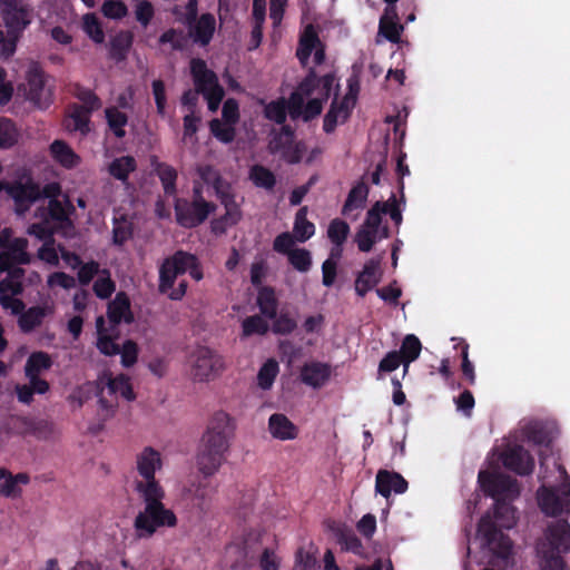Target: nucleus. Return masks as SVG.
<instances>
[{
  "label": "nucleus",
  "instance_id": "47",
  "mask_svg": "<svg viewBox=\"0 0 570 570\" xmlns=\"http://www.w3.org/2000/svg\"><path fill=\"white\" fill-rule=\"evenodd\" d=\"M279 372V366L276 360H267L258 371L257 384L263 390H269Z\"/></svg>",
  "mask_w": 570,
  "mask_h": 570
},
{
  "label": "nucleus",
  "instance_id": "4",
  "mask_svg": "<svg viewBox=\"0 0 570 570\" xmlns=\"http://www.w3.org/2000/svg\"><path fill=\"white\" fill-rule=\"evenodd\" d=\"M186 272L197 282L204 277L200 262L196 255L181 249L176 250L171 256L166 257L159 267L158 291L167 293L175 285L177 277Z\"/></svg>",
  "mask_w": 570,
  "mask_h": 570
},
{
  "label": "nucleus",
  "instance_id": "6",
  "mask_svg": "<svg viewBox=\"0 0 570 570\" xmlns=\"http://www.w3.org/2000/svg\"><path fill=\"white\" fill-rule=\"evenodd\" d=\"M563 482L558 488L541 487L537 492L540 510L548 517H559L570 513V478L562 465Z\"/></svg>",
  "mask_w": 570,
  "mask_h": 570
},
{
  "label": "nucleus",
  "instance_id": "36",
  "mask_svg": "<svg viewBox=\"0 0 570 570\" xmlns=\"http://www.w3.org/2000/svg\"><path fill=\"white\" fill-rule=\"evenodd\" d=\"M90 115L85 107L73 104L69 112V121L67 128L71 131H79L81 135H87L90 131Z\"/></svg>",
  "mask_w": 570,
  "mask_h": 570
},
{
  "label": "nucleus",
  "instance_id": "38",
  "mask_svg": "<svg viewBox=\"0 0 570 570\" xmlns=\"http://www.w3.org/2000/svg\"><path fill=\"white\" fill-rule=\"evenodd\" d=\"M263 115L267 120L283 125L286 121L287 115H289V98L281 97L264 104Z\"/></svg>",
  "mask_w": 570,
  "mask_h": 570
},
{
  "label": "nucleus",
  "instance_id": "19",
  "mask_svg": "<svg viewBox=\"0 0 570 570\" xmlns=\"http://www.w3.org/2000/svg\"><path fill=\"white\" fill-rule=\"evenodd\" d=\"M197 173L204 184L213 187L218 200L236 197L232 184L213 166H199Z\"/></svg>",
  "mask_w": 570,
  "mask_h": 570
},
{
  "label": "nucleus",
  "instance_id": "31",
  "mask_svg": "<svg viewBox=\"0 0 570 570\" xmlns=\"http://www.w3.org/2000/svg\"><path fill=\"white\" fill-rule=\"evenodd\" d=\"M256 304L262 316L268 320L276 318L279 302L274 287L261 286L257 289Z\"/></svg>",
  "mask_w": 570,
  "mask_h": 570
},
{
  "label": "nucleus",
  "instance_id": "51",
  "mask_svg": "<svg viewBox=\"0 0 570 570\" xmlns=\"http://www.w3.org/2000/svg\"><path fill=\"white\" fill-rule=\"evenodd\" d=\"M243 336L265 335L268 330V323L261 315H252L246 317L242 323Z\"/></svg>",
  "mask_w": 570,
  "mask_h": 570
},
{
  "label": "nucleus",
  "instance_id": "17",
  "mask_svg": "<svg viewBox=\"0 0 570 570\" xmlns=\"http://www.w3.org/2000/svg\"><path fill=\"white\" fill-rule=\"evenodd\" d=\"M190 75L195 89L202 95L220 87L217 75L208 69L206 61L200 58L190 60Z\"/></svg>",
  "mask_w": 570,
  "mask_h": 570
},
{
  "label": "nucleus",
  "instance_id": "33",
  "mask_svg": "<svg viewBox=\"0 0 570 570\" xmlns=\"http://www.w3.org/2000/svg\"><path fill=\"white\" fill-rule=\"evenodd\" d=\"M134 36L130 31H119L109 42V57L116 62L126 60L132 46Z\"/></svg>",
  "mask_w": 570,
  "mask_h": 570
},
{
  "label": "nucleus",
  "instance_id": "57",
  "mask_svg": "<svg viewBox=\"0 0 570 570\" xmlns=\"http://www.w3.org/2000/svg\"><path fill=\"white\" fill-rule=\"evenodd\" d=\"M404 26L401 21H379V36L384 37L392 43H399Z\"/></svg>",
  "mask_w": 570,
  "mask_h": 570
},
{
  "label": "nucleus",
  "instance_id": "2",
  "mask_svg": "<svg viewBox=\"0 0 570 570\" xmlns=\"http://www.w3.org/2000/svg\"><path fill=\"white\" fill-rule=\"evenodd\" d=\"M515 522L513 505L508 500L494 501L493 513H485L478 523L481 546L488 549L492 556L507 560L512 551V540L503 532V529H512Z\"/></svg>",
  "mask_w": 570,
  "mask_h": 570
},
{
  "label": "nucleus",
  "instance_id": "18",
  "mask_svg": "<svg viewBox=\"0 0 570 570\" xmlns=\"http://www.w3.org/2000/svg\"><path fill=\"white\" fill-rule=\"evenodd\" d=\"M219 202L225 208V214L210 222V229L215 235H224L229 227L236 226L243 218V212L236 197Z\"/></svg>",
  "mask_w": 570,
  "mask_h": 570
},
{
  "label": "nucleus",
  "instance_id": "24",
  "mask_svg": "<svg viewBox=\"0 0 570 570\" xmlns=\"http://www.w3.org/2000/svg\"><path fill=\"white\" fill-rule=\"evenodd\" d=\"M268 431L274 439L281 441H291L298 436V428L283 413L269 416Z\"/></svg>",
  "mask_w": 570,
  "mask_h": 570
},
{
  "label": "nucleus",
  "instance_id": "14",
  "mask_svg": "<svg viewBox=\"0 0 570 570\" xmlns=\"http://www.w3.org/2000/svg\"><path fill=\"white\" fill-rule=\"evenodd\" d=\"M538 544L544 546L551 551L567 553L570 551V523L564 519L551 522L544 533V539Z\"/></svg>",
  "mask_w": 570,
  "mask_h": 570
},
{
  "label": "nucleus",
  "instance_id": "12",
  "mask_svg": "<svg viewBox=\"0 0 570 570\" xmlns=\"http://www.w3.org/2000/svg\"><path fill=\"white\" fill-rule=\"evenodd\" d=\"M3 190L13 199L16 213L19 215L28 212L31 205L41 197V189L31 177H28L26 181L6 183Z\"/></svg>",
  "mask_w": 570,
  "mask_h": 570
},
{
  "label": "nucleus",
  "instance_id": "56",
  "mask_svg": "<svg viewBox=\"0 0 570 570\" xmlns=\"http://www.w3.org/2000/svg\"><path fill=\"white\" fill-rule=\"evenodd\" d=\"M65 202L68 206V209L65 207L63 203L59 199H50L48 202L47 212H48L49 217L52 220L59 222V223H63V222L68 220L69 213H70V210H73V206L70 203L68 197H66Z\"/></svg>",
  "mask_w": 570,
  "mask_h": 570
},
{
  "label": "nucleus",
  "instance_id": "29",
  "mask_svg": "<svg viewBox=\"0 0 570 570\" xmlns=\"http://www.w3.org/2000/svg\"><path fill=\"white\" fill-rule=\"evenodd\" d=\"M96 327L98 333L97 348L100 353L107 356L118 355L120 353V346L115 342L118 337L117 330L110 332V330L106 327L104 316L97 317Z\"/></svg>",
  "mask_w": 570,
  "mask_h": 570
},
{
  "label": "nucleus",
  "instance_id": "48",
  "mask_svg": "<svg viewBox=\"0 0 570 570\" xmlns=\"http://www.w3.org/2000/svg\"><path fill=\"white\" fill-rule=\"evenodd\" d=\"M350 232V225L345 220L341 218H334L328 224L327 237L333 245L345 244Z\"/></svg>",
  "mask_w": 570,
  "mask_h": 570
},
{
  "label": "nucleus",
  "instance_id": "11",
  "mask_svg": "<svg viewBox=\"0 0 570 570\" xmlns=\"http://www.w3.org/2000/svg\"><path fill=\"white\" fill-rule=\"evenodd\" d=\"M26 98L37 108L45 110L53 102L52 90L46 85V75L38 63H33L27 71Z\"/></svg>",
  "mask_w": 570,
  "mask_h": 570
},
{
  "label": "nucleus",
  "instance_id": "49",
  "mask_svg": "<svg viewBox=\"0 0 570 570\" xmlns=\"http://www.w3.org/2000/svg\"><path fill=\"white\" fill-rule=\"evenodd\" d=\"M422 351V344L414 334H407L401 344L400 351H397L406 363H412L419 358Z\"/></svg>",
  "mask_w": 570,
  "mask_h": 570
},
{
  "label": "nucleus",
  "instance_id": "46",
  "mask_svg": "<svg viewBox=\"0 0 570 570\" xmlns=\"http://www.w3.org/2000/svg\"><path fill=\"white\" fill-rule=\"evenodd\" d=\"M19 136L16 124L7 117H0V149L13 147L18 142Z\"/></svg>",
  "mask_w": 570,
  "mask_h": 570
},
{
  "label": "nucleus",
  "instance_id": "3",
  "mask_svg": "<svg viewBox=\"0 0 570 570\" xmlns=\"http://www.w3.org/2000/svg\"><path fill=\"white\" fill-rule=\"evenodd\" d=\"M138 495L144 502V509L134 519L136 539H150L159 529L177 525V515L163 502L166 495L165 490L149 489L148 492H141Z\"/></svg>",
  "mask_w": 570,
  "mask_h": 570
},
{
  "label": "nucleus",
  "instance_id": "62",
  "mask_svg": "<svg viewBox=\"0 0 570 570\" xmlns=\"http://www.w3.org/2000/svg\"><path fill=\"white\" fill-rule=\"evenodd\" d=\"M307 146L303 140H293V142L283 151L281 158L289 164L296 165L302 161L303 155L306 153Z\"/></svg>",
  "mask_w": 570,
  "mask_h": 570
},
{
  "label": "nucleus",
  "instance_id": "61",
  "mask_svg": "<svg viewBox=\"0 0 570 570\" xmlns=\"http://www.w3.org/2000/svg\"><path fill=\"white\" fill-rule=\"evenodd\" d=\"M377 234L376 230L361 226L355 234V243L357 244L358 250L368 253L377 242Z\"/></svg>",
  "mask_w": 570,
  "mask_h": 570
},
{
  "label": "nucleus",
  "instance_id": "10",
  "mask_svg": "<svg viewBox=\"0 0 570 570\" xmlns=\"http://www.w3.org/2000/svg\"><path fill=\"white\" fill-rule=\"evenodd\" d=\"M483 492L497 500H511L519 495V487L515 479L489 471H480L478 475Z\"/></svg>",
  "mask_w": 570,
  "mask_h": 570
},
{
  "label": "nucleus",
  "instance_id": "64",
  "mask_svg": "<svg viewBox=\"0 0 570 570\" xmlns=\"http://www.w3.org/2000/svg\"><path fill=\"white\" fill-rule=\"evenodd\" d=\"M101 12L109 19H122L127 16L128 8L121 0H106L102 3Z\"/></svg>",
  "mask_w": 570,
  "mask_h": 570
},
{
  "label": "nucleus",
  "instance_id": "32",
  "mask_svg": "<svg viewBox=\"0 0 570 570\" xmlns=\"http://www.w3.org/2000/svg\"><path fill=\"white\" fill-rule=\"evenodd\" d=\"M317 90V73L315 68H309L305 78L297 85L296 89L289 95V101L293 102V109L296 111L305 97H309Z\"/></svg>",
  "mask_w": 570,
  "mask_h": 570
},
{
  "label": "nucleus",
  "instance_id": "30",
  "mask_svg": "<svg viewBox=\"0 0 570 570\" xmlns=\"http://www.w3.org/2000/svg\"><path fill=\"white\" fill-rule=\"evenodd\" d=\"M199 480L197 483L191 484V501L194 505L203 513H206L212 505V499L216 493V487H213L207 479Z\"/></svg>",
  "mask_w": 570,
  "mask_h": 570
},
{
  "label": "nucleus",
  "instance_id": "52",
  "mask_svg": "<svg viewBox=\"0 0 570 570\" xmlns=\"http://www.w3.org/2000/svg\"><path fill=\"white\" fill-rule=\"evenodd\" d=\"M73 96L79 99L82 102L81 106L90 112L96 111L101 107L100 98L89 88L76 85Z\"/></svg>",
  "mask_w": 570,
  "mask_h": 570
},
{
  "label": "nucleus",
  "instance_id": "60",
  "mask_svg": "<svg viewBox=\"0 0 570 570\" xmlns=\"http://www.w3.org/2000/svg\"><path fill=\"white\" fill-rule=\"evenodd\" d=\"M83 30L96 42L102 43L105 33L98 18L94 13H87L83 17Z\"/></svg>",
  "mask_w": 570,
  "mask_h": 570
},
{
  "label": "nucleus",
  "instance_id": "55",
  "mask_svg": "<svg viewBox=\"0 0 570 570\" xmlns=\"http://www.w3.org/2000/svg\"><path fill=\"white\" fill-rule=\"evenodd\" d=\"M212 135L224 144L234 141L236 131L234 125L228 122L223 124L219 119L215 118L209 122Z\"/></svg>",
  "mask_w": 570,
  "mask_h": 570
},
{
  "label": "nucleus",
  "instance_id": "42",
  "mask_svg": "<svg viewBox=\"0 0 570 570\" xmlns=\"http://www.w3.org/2000/svg\"><path fill=\"white\" fill-rule=\"evenodd\" d=\"M155 173L161 181L165 194L168 196L175 195L177 191V170L166 163H157L155 166Z\"/></svg>",
  "mask_w": 570,
  "mask_h": 570
},
{
  "label": "nucleus",
  "instance_id": "53",
  "mask_svg": "<svg viewBox=\"0 0 570 570\" xmlns=\"http://www.w3.org/2000/svg\"><path fill=\"white\" fill-rule=\"evenodd\" d=\"M289 264L298 272L306 273L312 266L311 252L305 248H294L288 253Z\"/></svg>",
  "mask_w": 570,
  "mask_h": 570
},
{
  "label": "nucleus",
  "instance_id": "45",
  "mask_svg": "<svg viewBox=\"0 0 570 570\" xmlns=\"http://www.w3.org/2000/svg\"><path fill=\"white\" fill-rule=\"evenodd\" d=\"M249 178L256 187L272 190L276 185L274 173L263 165H254L249 170Z\"/></svg>",
  "mask_w": 570,
  "mask_h": 570
},
{
  "label": "nucleus",
  "instance_id": "16",
  "mask_svg": "<svg viewBox=\"0 0 570 570\" xmlns=\"http://www.w3.org/2000/svg\"><path fill=\"white\" fill-rule=\"evenodd\" d=\"M107 318L109 321L110 332H115L121 322L126 324L134 322V314L130 309V299L125 292H118L115 298L108 303Z\"/></svg>",
  "mask_w": 570,
  "mask_h": 570
},
{
  "label": "nucleus",
  "instance_id": "8",
  "mask_svg": "<svg viewBox=\"0 0 570 570\" xmlns=\"http://www.w3.org/2000/svg\"><path fill=\"white\" fill-rule=\"evenodd\" d=\"M190 374L198 382L216 379L225 367L223 356L208 346H198L190 355Z\"/></svg>",
  "mask_w": 570,
  "mask_h": 570
},
{
  "label": "nucleus",
  "instance_id": "13",
  "mask_svg": "<svg viewBox=\"0 0 570 570\" xmlns=\"http://www.w3.org/2000/svg\"><path fill=\"white\" fill-rule=\"evenodd\" d=\"M314 51V63L316 66L322 65L325 61V45L321 41L317 31L313 24L305 27L303 33L298 40V47L296 50V57L303 67H306L309 61V57Z\"/></svg>",
  "mask_w": 570,
  "mask_h": 570
},
{
  "label": "nucleus",
  "instance_id": "23",
  "mask_svg": "<svg viewBox=\"0 0 570 570\" xmlns=\"http://www.w3.org/2000/svg\"><path fill=\"white\" fill-rule=\"evenodd\" d=\"M22 292V287L19 283H14L9 278L0 282V305L4 309H10L13 315L21 314L26 305L20 298H16L12 295H18Z\"/></svg>",
  "mask_w": 570,
  "mask_h": 570
},
{
  "label": "nucleus",
  "instance_id": "21",
  "mask_svg": "<svg viewBox=\"0 0 570 570\" xmlns=\"http://www.w3.org/2000/svg\"><path fill=\"white\" fill-rule=\"evenodd\" d=\"M380 265L381 258H371L358 273L355 279V292L360 297H364L381 281Z\"/></svg>",
  "mask_w": 570,
  "mask_h": 570
},
{
  "label": "nucleus",
  "instance_id": "50",
  "mask_svg": "<svg viewBox=\"0 0 570 570\" xmlns=\"http://www.w3.org/2000/svg\"><path fill=\"white\" fill-rule=\"evenodd\" d=\"M318 567L316 549L311 544L307 549L299 548L295 553V570H316Z\"/></svg>",
  "mask_w": 570,
  "mask_h": 570
},
{
  "label": "nucleus",
  "instance_id": "22",
  "mask_svg": "<svg viewBox=\"0 0 570 570\" xmlns=\"http://www.w3.org/2000/svg\"><path fill=\"white\" fill-rule=\"evenodd\" d=\"M328 529L335 537L337 543L341 546L342 551L352 552L356 556L363 554L364 548L362 541L355 534L353 529L334 521L328 524Z\"/></svg>",
  "mask_w": 570,
  "mask_h": 570
},
{
  "label": "nucleus",
  "instance_id": "59",
  "mask_svg": "<svg viewBox=\"0 0 570 570\" xmlns=\"http://www.w3.org/2000/svg\"><path fill=\"white\" fill-rule=\"evenodd\" d=\"M527 438L537 445H549L552 442L550 431L541 423H534L527 428Z\"/></svg>",
  "mask_w": 570,
  "mask_h": 570
},
{
  "label": "nucleus",
  "instance_id": "63",
  "mask_svg": "<svg viewBox=\"0 0 570 570\" xmlns=\"http://www.w3.org/2000/svg\"><path fill=\"white\" fill-rule=\"evenodd\" d=\"M0 495L4 498H13L20 494L21 490L17 487L16 480L11 472L6 468H0Z\"/></svg>",
  "mask_w": 570,
  "mask_h": 570
},
{
  "label": "nucleus",
  "instance_id": "9",
  "mask_svg": "<svg viewBox=\"0 0 570 570\" xmlns=\"http://www.w3.org/2000/svg\"><path fill=\"white\" fill-rule=\"evenodd\" d=\"M163 466L160 453L151 446H146L136 456V469L141 478L135 481V491L137 493L148 492L149 489L156 491L164 490L159 481L156 480L155 473Z\"/></svg>",
  "mask_w": 570,
  "mask_h": 570
},
{
  "label": "nucleus",
  "instance_id": "44",
  "mask_svg": "<svg viewBox=\"0 0 570 570\" xmlns=\"http://www.w3.org/2000/svg\"><path fill=\"white\" fill-rule=\"evenodd\" d=\"M105 116L112 134L119 139L124 138L126 136L125 126L128 122L127 115L117 107H108L105 110Z\"/></svg>",
  "mask_w": 570,
  "mask_h": 570
},
{
  "label": "nucleus",
  "instance_id": "26",
  "mask_svg": "<svg viewBox=\"0 0 570 570\" xmlns=\"http://www.w3.org/2000/svg\"><path fill=\"white\" fill-rule=\"evenodd\" d=\"M351 105H347V99L337 100L335 97L331 104L328 111L323 119V130L326 134H332L338 122H345L351 116Z\"/></svg>",
  "mask_w": 570,
  "mask_h": 570
},
{
  "label": "nucleus",
  "instance_id": "34",
  "mask_svg": "<svg viewBox=\"0 0 570 570\" xmlns=\"http://www.w3.org/2000/svg\"><path fill=\"white\" fill-rule=\"evenodd\" d=\"M50 151L53 159L65 168H73L80 163V157L63 140H55Z\"/></svg>",
  "mask_w": 570,
  "mask_h": 570
},
{
  "label": "nucleus",
  "instance_id": "15",
  "mask_svg": "<svg viewBox=\"0 0 570 570\" xmlns=\"http://www.w3.org/2000/svg\"><path fill=\"white\" fill-rule=\"evenodd\" d=\"M501 460L508 470L519 475H529L534 470V459L530 452L521 445L507 449L502 453Z\"/></svg>",
  "mask_w": 570,
  "mask_h": 570
},
{
  "label": "nucleus",
  "instance_id": "25",
  "mask_svg": "<svg viewBox=\"0 0 570 570\" xmlns=\"http://www.w3.org/2000/svg\"><path fill=\"white\" fill-rule=\"evenodd\" d=\"M189 35L193 38L194 42L199 43L202 46H207L213 39L216 29V20L215 17L209 13H203L199 18L193 22L191 26H188Z\"/></svg>",
  "mask_w": 570,
  "mask_h": 570
},
{
  "label": "nucleus",
  "instance_id": "20",
  "mask_svg": "<svg viewBox=\"0 0 570 570\" xmlns=\"http://www.w3.org/2000/svg\"><path fill=\"white\" fill-rule=\"evenodd\" d=\"M407 481L397 472L381 469L375 478V491L383 498L389 499L392 491L396 494L406 492Z\"/></svg>",
  "mask_w": 570,
  "mask_h": 570
},
{
  "label": "nucleus",
  "instance_id": "1",
  "mask_svg": "<svg viewBox=\"0 0 570 570\" xmlns=\"http://www.w3.org/2000/svg\"><path fill=\"white\" fill-rule=\"evenodd\" d=\"M235 429L234 419L224 411L214 413L209 420L196 455L197 469L204 478L216 474L225 463Z\"/></svg>",
  "mask_w": 570,
  "mask_h": 570
},
{
  "label": "nucleus",
  "instance_id": "58",
  "mask_svg": "<svg viewBox=\"0 0 570 570\" xmlns=\"http://www.w3.org/2000/svg\"><path fill=\"white\" fill-rule=\"evenodd\" d=\"M108 389L111 393L120 394L128 401H132L135 399V393L130 381L125 375H118L117 377L109 380Z\"/></svg>",
  "mask_w": 570,
  "mask_h": 570
},
{
  "label": "nucleus",
  "instance_id": "27",
  "mask_svg": "<svg viewBox=\"0 0 570 570\" xmlns=\"http://www.w3.org/2000/svg\"><path fill=\"white\" fill-rule=\"evenodd\" d=\"M370 188L363 180H358L350 189L345 203L341 209L343 216L350 217L353 212L365 208Z\"/></svg>",
  "mask_w": 570,
  "mask_h": 570
},
{
  "label": "nucleus",
  "instance_id": "39",
  "mask_svg": "<svg viewBox=\"0 0 570 570\" xmlns=\"http://www.w3.org/2000/svg\"><path fill=\"white\" fill-rule=\"evenodd\" d=\"M537 553L541 570H564L566 561L560 551H551V549L537 544Z\"/></svg>",
  "mask_w": 570,
  "mask_h": 570
},
{
  "label": "nucleus",
  "instance_id": "40",
  "mask_svg": "<svg viewBox=\"0 0 570 570\" xmlns=\"http://www.w3.org/2000/svg\"><path fill=\"white\" fill-rule=\"evenodd\" d=\"M137 168L136 159L132 156L115 158L108 166V173L114 178L125 183Z\"/></svg>",
  "mask_w": 570,
  "mask_h": 570
},
{
  "label": "nucleus",
  "instance_id": "35",
  "mask_svg": "<svg viewBox=\"0 0 570 570\" xmlns=\"http://www.w3.org/2000/svg\"><path fill=\"white\" fill-rule=\"evenodd\" d=\"M53 361L51 356L43 351L32 352L24 364L26 376H40L45 371L51 368Z\"/></svg>",
  "mask_w": 570,
  "mask_h": 570
},
{
  "label": "nucleus",
  "instance_id": "28",
  "mask_svg": "<svg viewBox=\"0 0 570 570\" xmlns=\"http://www.w3.org/2000/svg\"><path fill=\"white\" fill-rule=\"evenodd\" d=\"M330 376L331 367L320 362L306 363L301 370L302 382L314 389L323 386Z\"/></svg>",
  "mask_w": 570,
  "mask_h": 570
},
{
  "label": "nucleus",
  "instance_id": "7",
  "mask_svg": "<svg viewBox=\"0 0 570 570\" xmlns=\"http://www.w3.org/2000/svg\"><path fill=\"white\" fill-rule=\"evenodd\" d=\"M216 209L217 205L208 200L176 198L174 204L176 223L188 229L204 224Z\"/></svg>",
  "mask_w": 570,
  "mask_h": 570
},
{
  "label": "nucleus",
  "instance_id": "5",
  "mask_svg": "<svg viewBox=\"0 0 570 570\" xmlns=\"http://www.w3.org/2000/svg\"><path fill=\"white\" fill-rule=\"evenodd\" d=\"M0 16L8 33L6 53L14 55L20 38L31 23V9L23 0H0Z\"/></svg>",
  "mask_w": 570,
  "mask_h": 570
},
{
  "label": "nucleus",
  "instance_id": "41",
  "mask_svg": "<svg viewBox=\"0 0 570 570\" xmlns=\"http://www.w3.org/2000/svg\"><path fill=\"white\" fill-rule=\"evenodd\" d=\"M19 315L18 324L20 330L29 333L41 325L46 316V309L41 306H32Z\"/></svg>",
  "mask_w": 570,
  "mask_h": 570
},
{
  "label": "nucleus",
  "instance_id": "37",
  "mask_svg": "<svg viewBox=\"0 0 570 570\" xmlns=\"http://www.w3.org/2000/svg\"><path fill=\"white\" fill-rule=\"evenodd\" d=\"M323 100L320 98H313L302 102L298 109L295 111L293 109V102L289 101V117L292 120L302 119L304 122H308L320 116L323 110Z\"/></svg>",
  "mask_w": 570,
  "mask_h": 570
},
{
  "label": "nucleus",
  "instance_id": "43",
  "mask_svg": "<svg viewBox=\"0 0 570 570\" xmlns=\"http://www.w3.org/2000/svg\"><path fill=\"white\" fill-rule=\"evenodd\" d=\"M307 208L302 207L298 209L294 222V235L295 238L304 243L308 240L315 234V225L306 218Z\"/></svg>",
  "mask_w": 570,
  "mask_h": 570
},
{
  "label": "nucleus",
  "instance_id": "54",
  "mask_svg": "<svg viewBox=\"0 0 570 570\" xmlns=\"http://www.w3.org/2000/svg\"><path fill=\"white\" fill-rule=\"evenodd\" d=\"M101 274L102 275L95 281L92 289L98 298L107 299L116 291V284L111 279L110 274L107 269H104Z\"/></svg>",
  "mask_w": 570,
  "mask_h": 570
}]
</instances>
